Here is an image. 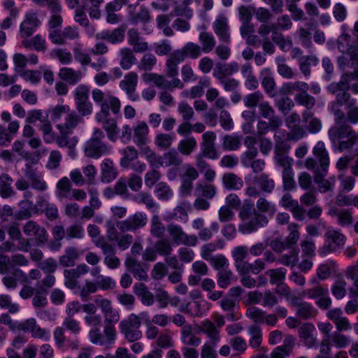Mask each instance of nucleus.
I'll return each instance as SVG.
<instances>
[{"label": "nucleus", "instance_id": "obj_1", "mask_svg": "<svg viewBox=\"0 0 358 358\" xmlns=\"http://www.w3.org/2000/svg\"><path fill=\"white\" fill-rule=\"evenodd\" d=\"M65 330L70 331L73 336H77L80 334L82 328L79 321L73 317H66L62 322V327H57L53 331L55 345L58 349L76 350L80 346L78 338H67Z\"/></svg>", "mask_w": 358, "mask_h": 358}, {"label": "nucleus", "instance_id": "obj_2", "mask_svg": "<svg viewBox=\"0 0 358 358\" xmlns=\"http://www.w3.org/2000/svg\"><path fill=\"white\" fill-rule=\"evenodd\" d=\"M328 136L332 145L341 152L352 148L358 142V132L346 124L332 127Z\"/></svg>", "mask_w": 358, "mask_h": 358}, {"label": "nucleus", "instance_id": "obj_3", "mask_svg": "<svg viewBox=\"0 0 358 358\" xmlns=\"http://www.w3.org/2000/svg\"><path fill=\"white\" fill-rule=\"evenodd\" d=\"M103 132L99 128L94 129L92 137L87 141L85 154L87 157L99 159L110 152V148L102 141Z\"/></svg>", "mask_w": 358, "mask_h": 358}, {"label": "nucleus", "instance_id": "obj_4", "mask_svg": "<svg viewBox=\"0 0 358 358\" xmlns=\"http://www.w3.org/2000/svg\"><path fill=\"white\" fill-rule=\"evenodd\" d=\"M313 154L317 160L312 157L307 158L305 161L306 169L308 170L329 169L330 159L324 142L318 141L316 143L313 148Z\"/></svg>", "mask_w": 358, "mask_h": 358}, {"label": "nucleus", "instance_id": "obj_5", "mask_svg": "<svg viewBox=\"0 0 358 358\" xmlns=\"http://www.w3.org/2000/svg\"><path fill=\"white\" fill-rule=\"evenodd\" d=\"M77 111L81 115L87 116L93 111V105L89 100L90 88L85 84H80L73 92Z\"/></svg>", "mask_w": 358, "mask_h": 358}, {"label": "nucleus", "instance_id": "obj_6", "mask_svg": "<svg viewBox=\"0 0 358 358\" xmlns=\"http://www.w3.org/2000/svg\"><path fill=\"white\" fill-rule=\"evenodd\" d=\"M325 242L324 245L319 249L318 252L324 256L328 253L336 252L342 248L346 241L344 234L336 230H329L324 234Z\"/></svg>", "mask_w": 358, "mask_h": 358}, {"label": "nucleus", "instance_id": "obj_7", "mask_svg": "<svg viewBox=\"0 0 358 358\" xmlns=\"http://www.w3.org/2000/svg\"><path fill=\"white\" fill-rule=\"evenodd\" d=\"M122 157L120 159V166L125 169H130L134 171L141 173L146 169L145 163L138 159V152L134 146H127L121 150Z\"/></svg>", "mask_w": 358, "mask_h": 358}, {"label": "nucleus", "instance_id": "obj_8", "mask_svg": "<svg viewBox=\"0 0 358 358\" xmlns=\"http://www.w3.org/2000/svg\"><path fill=\"white\" fill-rule=\"evenodd\" d=\"M141 315L136 316L131 314L127 320L120 323V331L124 335L125 338L129 342H134L138 340L142 334L139 330L141 326Z\"/></svg>", "mask_w": 358, "mask_h": 358}, {"label": "nucleus", "instance_id": "obj_9", "mask_svg": "<svg viewBox=\"0 0 358 358\" xmlns=\"http://www.w3.org/2000/svg\"><path fill=\"white\" fill-rule=\"evenodd\" d=\"M166 230L172 241L177 245H184L194 247L198 243V237L196 235H188L177 224H171L166 227Z\"/></svg>", "mask_w": 358, "mask_h": 358}, {"label": "nucleus", "instance_id": "obj_10", "mask_svg": "<svg viewBox=\"0 0 358 358\" xmlns=\"http://www.w3.org/2000/svg\"><path fill=\"white\" fill-rule=\"evenodd\" d=\"M96 247L100 248L104 256L103 263L110 269H116L121 265L120 259L116 256L115 246L101 239L96 242Z\"/></svg>", "mask_w": 358, "mask_h": 358}, {"label": "nucleus", "instance_id": "obj_11", "mask_svg": "<svg viewBox=\"0 0 358 358\" xmlns=\"http://www.w3.org/2000/svg\"><path fill=\"white\" fill-rule=\"evenodd\" d=\"M329 169L311 170L313 172V181L317 185V190L321 194L333 193L336 185L334 177L326 179L325 177Z\"/></svg>", "mask_w": 358, "mask_h": 358}, {"label": "nucleus", "instance_id": "obj_12", "mask_svg": "<svg viewBox=\"0 0 358 358\" xmlns=\"http://www.w3.org/2000/svg\"><path fill=\"white\" fill-rule=\"evenodd\" d=\"M217 136L213 131H206L202 134V142L201 143V149L202 156L210 159H216L219 155L215 147V140Z\"/></svg>", "mask_w": 358, "mask_h": 358}, {"label": "nucleus", "instance_id": "obj_13", "mask_svg": "<svg viewBox=\"0 0 358 358\" xmlns=\"http://www.w3.org/2000/svg\"><path fill=\"white\" fill-rule=\"evenodd\" d=\"M213 29L220 41L226 43H230V27L225 15L220 14L216 17L213 23Z\"/></svg>", "mask_w": 358, "mask_h": 358}, {"label": "nucleus", "instance_id": "obj_14", "mask_svg": "<svg viewBox=\"0 0 358 358\" xmlns=\"http://www.w3.org/2000/svg\"><path fill=\"white\" fill-rule=\"evenodd\" d=\"M289 303L295 308L296 316L302 320L313 318L317 314V310L310 303L301 301L298 296H292Z\"/></svg>", "mask_w": 358, "mask_h": 358}, {"label": "nucleus", "instance_id": "obj_15", "mask_svg": "<svg viewBox=\"0 0 358 358\" xmlns=\"http://www.w3.org/2000/svg\"><path fill=\"white\" fill-rule=\"evenodd\" d=\"M41 24V21L36 13L34 11L27 12L24 20L20 26V34L21 37L27 38L31 36Z\"/></svg>", "mask_w": 358, "mask_h": 358}, {"label": "nucleus", "instance_id": "obj_16", "mask_svg": "<svg viewBox=\"0 0 358 358\" xmlns=\"http://www.w3.org/2000/svg\"><path fill=\"white\" fill-rule=\"evenodd\" d=\"M268 222L267 217L256 210H253V216L239 226L243 234H250L261 227H265Z\"/></svg>", "mask_w": 358, "mask_h": 358}, {"label": "nucleus", "instance_id": "obj_17", "mask_svg": "<svg viewBox=\"0 0 358 358\" xmlns=\"http://www.w3.org/2000/svg\"><path fill=\"white\" fill-rule=\"evenodd\" d=\"M147 221L148 218L145 214L137 212L122 221L120 223L119 229L122 231H134L143 227Z\"/></svg>", "mask_w": 358, "mask_h": 358}, {"label": "nucleus", "instance_id": "obj_18", "mask_svg": "<svg viewBox=\"0 0 358 358\" xmlns=\"http://www.w3.org/2000/svg\"><path fill=\"white\" fill-rule=\"evenodd\" d=\"M138 83V75L135 72H129L126 74L124 79L120 82V87L126 92L129 99L136 101L139 99V96L136 93Z\"/></svg>", "mask_w": 358, "mask_h": 358}, {"label": "nucleus", "instance_id": "obj_19", "mask_svg": "<svg viewBox=\"0 0 358 358\" xmlns=\"http://www.w3.org/2000/svg\"><path fill=\"white\" fill-rule=\"evenodd\" d=\"M24 176L30 182L33 189L43 192L47 190L48 185L44 180L43 176L33 169L31 165L27 164L24 169Z\"/></svg>", "mask_w": 358, "mask_h": 358}, {"label": "nucleus", "instance_id": "obj_20", "mask_svg": "<svg viewBox=\"0 0 358 358\" xmlns=\"http://www.w3.org/2000/svg\"><path fill=\"white\" fill-rule=\"evenodd\" d=\"M2 282L6 288L14 289L17 287L18 282L27 283L28 276L21 269L15 268L2 278Z\"/></svg>", "mask_w": 358, "mask_h": 358}, {"label": "nucleus", "instance_id": "obj_21", "mask_svg": "<svg viewBox=\"0 0 358 358\" xmlns=\"http://www.w3.org/2000/svg\"><path fill=\"white\" fill-rule=\"evenodd\" d=\"M23 232L26 236L35 237L37 245L43 244L48 240V234L45 228L32 220L24 224Z\"/></svg>", "mask_w": 358, "mask_h": 358}, {"label": "nucleus", "instance_id": "obj_22", "mask_svg": "<svg viewBox=\"0 0 358 358\" xmlns=\"http://www.w3.org/2000/svg\"><path fill=\"white\" fill-rule=\"evenodd\" d=\"M83 117L78 112L70 109L64 117V122L57 124L56 127L60 132L66 131L72 133L75 128L83 122Z\"/></svg>", "mask_w": 358, "mask_h": 358}, {"label": "nucleus", "instance_id": "obj_23", "mask_svg": "<svg viewBox=\"0 0 358 358\" xmlns=\"http://www.w3.org/2000/svg\"><path fill=\"white\" fill-rule=\"evenodd\" d=\"M175 52L178 55V60L183 62L186 58L198 59L201 55L202 49L197 43L188 42L181 49L176 50Z\"/></svg>", "mask_w": 358, "mask_h": 358}, {"label": "nucleus", "instance_id": "obj_24", "mask_svg": "<svg viewBox=\"0 0 358 358\" xmlns=\"http://www.w3.org/2000/svg\"><path fill=\"white\" fill-rule=\"evenodd\" d=\"M248 256V249L246 246L239 245L235 247L231 250V257L234 260L235 268L237 272L241 275L248 261L245 259Z\"/></svg>", "mask_w": 358, "mask_h": 358}, {"label": "nucleus", "instance_id": "obj_25", "mask_svg": "<svg viewBox=\"0 0 358 358\" xmlns=\"http://www.w3.org/2000/svg\"><path fill=\"white\" fill-rule=\"evenodd\" d=\"M124 29L117 27L113 31L103 30L95 35L96 40L106 41L112 44H117L122 42L124 39Z\"/></svg>", "mask_w": 358, "mask_h": 358}, {"label": "nucleus", "instance_id": "obj_26", "mask_svg": "<svg viewBox=\"0 0 358 358\" xmlns=\"http://www.w3.org/2000/svg\"><path fill=\"white\" fill-rule=\"evenodd\" d=\"M58 76L65 83L71 85H76L82 80L83 73L80 70H76L70 67H62L59 71Z\"/></svg>", "mask_w": 358, "mask_h": 358}, {"label": "nucleus", "instance_id": "obj_27", "mask_svg": "<svg viewBox=\"0 0 358 358\" xmlns=\"http://www.w3.org/2000/svg\"><path fill=\"white\" fill-rule=\"evenodd\" d=\"M96 120L102 124L103 128L107 133V136L111 141H115L118 133L117 122L110 115H96Z\"/></svg>", "mask_w": 358, "mask_h": 358}, {"label": "nucleus", "instance_id": "obj_28", "mask_svg": "<svg viewBox=\"0 0 358 358\" xmlns=\"http://www.w3.org/2000/svg\"><path fill=\"white\" fill-rule=\"evenodd\" d=\"M315 331V327L310 323H304L299 328V338L308 348L313 347L317 343V339L313 334Z\"/></svg>", "mask_w": 358, "mask_h": 358}, {"label": "nucleus", "instance_id": "obj_29", "mask_svg": "<svg viewBox=\"0 0 358 358\" xmlns=\"http://www.w3.org/2000/svg\"><path fill=\"white\" fill-rule=\"evenodd\" d=\"M101 180L108 183L114 180L117 176V171L114 163L110 159L106 158L101 164Z\"/></svg>", "mask_w": 358, "mask_h": 358}, {"label": "nucleus", "instance_id": "obj_30", "mask_svg": "<svg viewBox=\"0 0 358 358\" xmlns=\"http://www.w3.org/2000/svg\"><path fill=\"white\" fill-rule=\"evenodd\" d=\"M282 125V118H274L268 122L260 120L257 124V135L262 136L267 134L270 130L275 132L278 131V129Z\"/></svg>", "mask_w": 358, "mask_h": 358}, {"label": "nucleus", "instance_id": "obj_31", "mask_svg": "<svg viewBox=\"0 0 358 358\" xmlns=\"http://www.w3.org/2000/svg\"><path fill=\"white\" fill-rule=\"evenodd\" d=\"M200 331L207 336L209 338L208 341L220 343L221 339L220 331L211 320H204L201 323Z\"/></svg>", "mask_w": 358, "mask_h": 358}, {"label": "nucleus", "instance_id": "obj_32", "mask_svg": "<svg viewBox=\"0 0 358 358\" xmlns=\"http://www.w3.org/2000/svg\"><path fill=\"white\" fill-rule=\"evenodd\" d=\"M262 85L265 91L271 98L276 96L275 92V82L271 76L270 69L266 68L261 71Z\"/></svg>", "mask_w": 358, "mask_h": 358}, {"label": "nucleus", "instance_id": "obj_33", "mask_svg": "<svg viewBox=\"0 0 358 358\" xmlns=\"http://www.w3.org/2000/svg\"><path fill=\"white\" fill-rule=\"evenodd\" d=\"M124 264L127 269L134 274V277L139 280H144L147 278L146 271L143 268L141 263L136 259L127 257Z\"/></svg>", "mask_w": 358, "mask_h": 358}, {"label": "nucleus", "instance_id": "obj_34", "mask_svg": "<svg viewBox=\"0 0 358 358\" xmlns=\"http://www.w3.org/2000/svg\"><path fill=\"white\" fill-rule=\"evenodd\" d=\"M148 127L144 122H138L134 127V142L138 147L148 143Z\"/></svg>", "mask_w": 358, "mask_h": 358}, {"label": "nucleus", "instance_id": "obj_35", "mask_svg": "<svg viewBox=\"0 0 358 358\" xmlns=\"http://www.w3.org/2000/svg\"><path fill=\"white\" fill-rule=\"evenodd\" d=\"M229 344L235 352L229 358H241V355L244 354L248 350L246 341L240 336L231 337L229 340Z\"/></svg>", "mask_w": 358, "mask_h": 358}, {"label": "nucleus", "instance_id": "obj_36", "mask_svg": "<svg viewBox=\"0 0 358 358\" xmlns=\"http://www.w3.org/2000/svg\"><path fill=\"white\" fill-rule=\"evenodd\" d=\"M79 250L75 247H68L64 253L59 257V264L64 267H71L76 264V261L80 257Z\"/></svg>", "mask_w": 358, "mask_h": 358}, {"label": "nucleus", "instance_id": "obj_37", "mask_svg": "<svg viewBox=\"0 0 358 358\" xmlns=\"http://www.w3.org/2000/svg\"><path fill=\"white\" fill-rule=\"evenodd\" d=\"M182 162V158L174 150L166 152L162 156L158 157V165L164 167L178 166Z\"/></svg>", "mask_w": 358, "mask_h": 358}, {"label": "nucleus", "instance_id": "obj_38", "mask_svg": "<svg viewBox=\"0 0 358 358\" xmlns=\"http://www.w3.org/2000/svg\"><path fill=\"white\" fill-rule=\"evenodd\" d=\"M294 347V338L292 336L287 337L284 340L282 345L275 348L271 354V358H285L292 351Z\"/></svg>", "mask_w": 358, "mask_h": 358}, {"label": "nucleus", "instance_id": "obj_39", "mask_svg": "<svg viewBox=\"0 0 358 358\" xmlns=\"http://www.w3.org/2000/svg\"><path fill=\"white\" fill-rule=\"evenodd\" d=\"M92 97L94 102L100 106V110H106L108 108L106 103L113 100V96L108 92H103L100 89H94L92 91Z\"/></svg>", "mask_w": 358, "mask_h": 358}, {"label": "nucleus", "instance_id": "obj_40", "mask_svg": "<svg viewBox=\"0 0 358 358\" xmlns=\"http://www.w3.org/2000/svg\"><path fill=\"white\" fill-rule=\"evenodd\" d=\"M302 117L303 122L307 124L308 131L313 134H316L321 130V120L314 117V115L311 111L304 110L302 113Z\"/></svg>", "mask_w": 358, "mask_h": 358}, {"label": "nucleus", "instance_id": "obj_41", "mask_svg": "<svg viewBox=\"0 0 358 358\" xmlns=\"http://www.w3.org/2000/svg\"><path fill=\"white\" fill-rule=\"evenodd\" d=\"M254 181L263 192L270 194L275 189V181L273 179L271 178L268 174L262 173L255 177Z\"/></svg>", "mask_w": 358, "mask_h": 358}, {"label": "nucleus", "instance_id": "obj_42", "mask_svg": "<svg viewBox=\"0 0 358 358\" xmlns=\"http://www.w3.org/2000/svg\"><path fill=\"white\" fill-rule=\"evenodd\" d=\"M308 90L298 92L294 96L295 102L306 108L305 110H309L314 108L316 104L315 97L308 93Z\"/></svg>", "mask_w": 358, "mask_h": 358}, {"label": "nucleus", "instance_id": "obj_43", "mask_svg": "<svg viewBox=\"0 0 358 358\" xmlns=\"http://www.w3.org/2000/svg\"><path fill=\"white\" fill-rule=\"evenodd\" d=\"M222 183L227 189L238 190L243 186L242 178L234 173H224L222 176Z\"/></svg>", "mask_w": 358, "mask_h": 358}, {"label": "nucleus", "instance_id": "obj_44", "mask_svg": "<svg viewBox=\"0 0 358 358\" xmlns=\"http://www.w3.org/2000/svg\"><path fill=\"white\" fill-rule=\"evenodd\" d=\"M134 292L144 305L150 306L153 304L154 296L148 291L144 284H136L134 287Z\"/></svg>", "mask_w": 358, "mask_h": 358}, {"label": "nucleus", "instance_id": "obj_45", "mask_svg": "<svg viewBox=\"0 0 358 358\" xmlns=\"http://www.w3.org/2000/svg\"><path fill=\"white\" fill-rule=\"evenodd\" d=\"M13 179L8 174L0 175V195L2 198L13 196L15 192L12 187Z\"/></svg>", "mask_w": 358, "mask_h": 358}, {"label": "nucleus", "instance_id": "obj_46", "mask_svg": "<svg viewBox=\"0 0 358 358\" xmlns=\"http://www.w3.org/2000/svg\"><path fill=\"white\" fill-rule=\"evenodd\" d=\"M284 132L276 131L274 134L273 138L275 141V149L274 153H280V154H287L290 149V145L288 143L287 136L286 139H283Z\"/></svg>", "mask_w": 358, "mask_h": 358}, {"label": "nucleus", "instance_id": "obj_47", "mask_svg": "<svg viewBox=\"0 0 358 358\" xmlns=\"http://www.w3.org/2000/svg\"><path fill=\"white\" fill-rule=\"evenodd\" d=\"M345 276L348 279L353 281V287L350 289V294L358 298V261L354 265L347 268Z\"/></svg>", "mask_w": 358, "mask_h": 358}, {"label": "nucleus", "instance_id": "obj_48", "mask_svg": "<svg viewBox=\"0 0 358 358\" xmlns=\"http://www.w3.org/2000/svg\"><path fill=\"white\" fill-rule=\"evenodd\" d=\"M266 245L276 253H282L286 249H290L285 239L282 236L275 238L269 237L266 239Z\"/></svg>", "mask_w": 358, "mask_h": 358}, {"label": "nucleus", "instance_id": "obj_49", "mask_svg": "<svg viewBox=\"0 0 358 358\" xmlns=\"http://www.w3.org/2000/svg\"><path fill=\"white\" fill-rule=\"evenodd\" d=\"M305 90H309V85L303 81L288 82L284 83L280 89L283 94H292L295 92H301Z\"/></svg>", "mask_w": 358, "mask_h": 358}, {"label": "nucleus", "instance_id": "obj_50", "mask_svg": "<svg viewBox=\"0 0 358 358\" xmlns=\"http://www.w3.org/2000/svg\"><path fill=\"white\" fill-rule=\"evenodd\" d=\"M71 134L69 131L60 132L59 135L55 138L57 145L59 148H68L72 151L78 143V138L76 136L69 137V134Z\"/></svg>", "mask_w": 358, "mask_h": 358}, {"label": "nucleus", "instance_id": "obj_51", "mask_svg": "<svg viewBox=\"0 0 358 358\" xmlns=\"http://www.w3.org/2000/svg\"><path fill=\"white\" fill-rule=\"evenodd\" d=\"M199 39L201 44V48L202 52L208 53L214 49L216 41L213 35L210 32L206 31H201L199 34Z\"/></svg>", "mask_w": 358, "mask_h": 358}, {"label": "nucleus", "instance_id": "obj_52", "mask_svg": "<svg viewBox=\"0 0 358 358\" xmlns=\"http://www.w3.org/2000/svg\"><path fill=\"white\" fill-rule=\"evenodd\" d=\"M177 54L174 51L170 54L166 62V73L169 77H176L178 73V64L182 62L177 59Z\"/></svg>", "mask_w": 358, "mask_h": 358}, {"label": "nucleus", "instance_id": "obj_53", "mask_svg": "<svg viewBox=\"0 0 358 358\" xmlns=\"http://www.w3.org/2000/svg\"><path fill=\"white\" fill-rule=\"evenodd\" d=\"M141 318L147 327L146 336L148 338H155L157 337V328L155 324H156L157 315L150 319L149 314L147 312H143L141 313Z\"/></svg>", "mask_w": 358, "mask_h": 358}, {"label": "nucleus", "instance_id": "obj_54", "mask_svg": "<svg viewBox=\"0 0 358 358\" xmlns=\"http://www.w3.org/2000/svg\"><path fill=\"white\" fill-rule=\"evenodd\" d=\"M180 302L178 296L170 297L169 294L162 289H158V306L160 308H166L168 304L177 307Z\"/></svg>", "mask_w": 358, "mask_h": 358}, {"label": "nucleus", "instance_id": "obj_55", "mask_svg": "<svg viewBox=\"0 0 358 358\" xmlns=\"http://www.w3.org/2000/svg\"><path fill=\"white\" fill-rule=\"evenodd\" d=\"M97 290V286L94 282L86 280L83 286L80 287L79 296L83 301H87L90 299V295Z\"/></svg>", "mask_w": 358, "mask_h": 358}, {"label": "nucleus", "instance_id": "obj_56", "mask_svg": "<svg viewBox=\"0 0 358 358\" xmlns=\"http://www.w3.org/2000/svg\"><path fill=\"white\" fill-rule=\"evenodd\" d=\"M121 59L120 64L124 70H128L134 64L136 57L131 50L128 48H122L120 51Z\"/></svg>", "mask_w": 358, "mask_h": 358}, {"label": "nucleus", "instance_id": "obj_57", "mask_svg": "<svg viewBox=\"0 0 358 358\" xmlns=\"http://www.w3.org/2000/svg\"><path fill=\"white\" fill-rule=\"evenodd\" d=\"M299 259L298 249H293L288 253L281 255L278 262L284 266L293 268L297 264Z\"/></svg>", "mask_w": 358, "mask_h": 358}, {"label": "nucleus", "instance_id": "obj_58", "mask_svg": "<svg viewBox=\"0 0 358 358\" xmlns=\"http://www.w3.org/2000/svg\"><path fill=\"white\" fill-rule=\"evenodd\" d=\"M265 275L269 277V282L273 285H276L284 282L286 276V271L283 268L268 269Z\"/></svg>", "mask_w": 358, "mask_h": 358}, {"label": "nucleus", "instance_id": "obj_59", "mask_svg": "<svg viewBox=\"0 0 358 358\" xmlns=\"http://www.w3.org/2000/svg\"><path fill=\"white\" fill-rule=\"evenodd\" d=\"M196 194L206 199H212L216 194V187L211 184L199 183L196 186Z\"/></svg>", "mask_w": 358, "mask_h": 358}, {"label": "nucleus", "instance_id": "obj_60", "mask_svg": "<svg viewBox=\"0 0 358 358\" xmlns=\"http://www.w3.org/2000/svg\"><path fill=\"white\" fill-rule=\"evenodd\" d=\"M347 283L342 276H338L331 287V293L336 299H343L346 294Z\"/></svg>", "mask_w": 358, "mask_h": 358}, {"label": "nucleus", "instance_id": "obj_61", "mask_svg": "<svg viewBox=\"0 0 358 358\" xmlns=\"http://www.w3.org/2000/svg\"><path fill=\"white\" fill-rule=\"evenodd\" d=\"M264 101V95L260 91L248 94L243 99L244 105L250 108H259V105Z\"/></svg>", "mask_w": 358, "mask_h": 358}, {"label": "nucleus", "instance_id": "obj_62", "mask_svg": "<svg viewBox=\"0 0 358 358\" xmlns=\"http://www.w3.org/2000/svg\"><path fill=\"white\" fill-rule=\"evenodd\" d=\"M217 282L220 288L225 289L232 282L234 278L233 272L229 269H222L217 272Z\"/></svg>", "mask_w": 358, "mask_h": 358}, {"label": "nucleus", "instance_id": "obj_63", "mask_svg": "<svg viewBox=\"0 0 358 358\" xmlns=\"http://www.w3.org/2000/svg\"><path fill=\"white\" fill-rule=\"evenodd\" d=\"M74 59L81 66H87L92 60L89 54L85 52L80 43L76 44L73 48Z\"/></svg>", "mask_w": 358, "mask_h": 358}, {"label": "nucleus", "instance_id": "obj_64", "mask_svg": "<svg viewBox=\"0 0 358 358\" xmlns=\"http://www.w3.org/2000/svg\"><path fill=\"white\" fill-rule=\"evenodd\" d=\"M71 183L67 177L60 179L57 184V190L58 197L69 198L71 192Z\"/></svg>", "mask_w": 358, "mask_h": 358}]
</instances>
